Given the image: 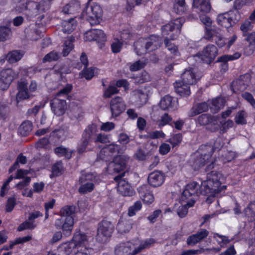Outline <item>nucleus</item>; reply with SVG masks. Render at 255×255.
I'll list each match as a JSON object with an SVG mask.
<instances>
[{"mask_svg": "<svg viewBox=\"0 0 255 255\" xmlns=\"http://www.w3.org/2000/svg\"><path fill=\"white\" fill-rule=\"evenodd\" d=\"M246 88L247 85L244 84L241 79L234 81L232 85V90L233 92L236 93H238L239 92L244 90Z\"/></svg>", "mask_w": 255, "mask_h": 255, "instance_id": "48", "label": "nucleus"}, {"mask_svg": "<svg viewBox=\"0 0 255 255\" xmlns=\"http://www.w3.org/2000/svg\"><path fill=\"white\" fill-rule=\"evenodd\" d=\"M18 73L11 68L3 69L0 71V90H6L12 82L18 77Z\"/></svg>", "mask_w": 255, "mask_h": 255, "instance_id": "9", "label": "nucleus"}, {"mask_svg": "<svg viewBox=\"0 0 255 255\" xmlns=\"http://www.w3.org/2000/svg\"><path fill=\"white\" fill-rule=\"evenodd\" d=\"M159 106L163 110H175L178 107L177 101H173L171 96L166 95L161 99Z\"/></svg>", "mask_w": 255, "mask_h": 255, "instance_id": "27", "label": "nucleus"}, {"mask_svg": "<svg viewBox=\"0 0 255 255\" xmlns=\"http://www.w3.org/2000/svg\"><path fill=\"white\" fill-rule=\"evenodd\" d=\"M214 238L216 240L218 244L220 246V250L229 243V240L225 236H220L218 234H214Z\"/></svg>", "mask_w": 255, "mask_h": 255, "instance_id": "57", "label": "nucleus"}, {"mask_svg": "<svg viewBox=\"0 0 255 255\" xmlns=\"http://www.w3.org/2000/svg\"><path fill=\"white\" fill-rule=\"evenodd\" d=\"M81 186L79 188L81 193H87L91 192L94 188V183L97 182V178L93 173H82L79 179Z\"/></svg>", "mask_w": 255, "mask_h": 255, "instance_id": "11", "label": "nucleus"}, {"mask_svg": "<svg viewBox=\"0 0 255 255\" xmlns=\"http://www.w3.org/2000/svg\"><path fill=\"white\" fill-rule=\"evenodd\" d=\"M147 63V61L145 59H142L139 60L130 64L129 66V69L132 71H136L139 70L146 65Z\"/></svg>", "mask_w": 255, "mask_h": 255, "instance_id": "50", "label": "nucleus"}, {"mask_svg": "<svg viewBox=\"0 0 255 255\" xmlns=\"http://www.w3.org/2000/svg\"><path fill=\"white\" fill-rule=\"evenodd\" d=\"M124 176L125 173L122 172L114 178L117 183V190L123 196H132L134 193L133 190L126 180L122 179Z\"/></svg>", "mask_w": 255, "mask_h": 255, "instance_id": "14", "label": "nucleus"}, {"mask_svg": "<svg viewBox=\"0 0 255 255\" xmlns=\"http://www.w3.org/2000/svg\"><path fill=\"white\" fill-rule=\"evenodd\" d=\"M120 149V146L119 145L115 143L111 144L101 150L100 157L102 159L105 160V157L103 156L104 154L106 153L109 155H112L114 153H119Z\"/></svg>", "mask_w": 255, "mask_h": 255, "instance_id": "34", "label": "nucleus"}, {"mask_svg": "<svg viewBox=\"0 0 255 255\" xmlns=\"http://www.w3.org/2000/svg\"><path fill=\"white\" fill-rule=\"evenodd\" d=\"M193 5L203 13H208L211 9L209 0H193Z\"/></svg>", "mask_w": 255, "mask_h": 255, "instance_id": "29", "label": "nucleus"}, {"mask_svg": "<svg viewBox=\"0 0 255 255\" xmlns=\"http://www.w3.org/2000/svg\"><path fill=\"white\" fill-rule=\"evenodd\" d=\"M55 153L59 157L64 156L67 159H69L72 156V151H68L67 148L59 146L55 148Z\"/></svg>", "mask_w": 255, "mask_h": 255, "instance_id": "47", "label": "nucleus"}, {"mask_svg": "<svg viewBox=\"0 0 255 255\" xmlns=\"http://www.w3.org/2000/svg\"><path fill=\"white\" fill-rule=\"evenodd\" d=\"M114 230L113 225L107 221H103L97 232V240L101 242H106L111 237Z\"/></svg>", "mask_w": 255, "mask_h": 255, "instance_id": "13", "label": "nucleus"}, {"mask_svg": "<svg viewBox=\"0 0 255 255\" xmlns=\"http://www.w3.org/2000/svg\"><path fill=\"white\" fill-rule=\"evenodd\" d=\"M126 164L125 156L118 155L114 157L107 166V171L110 174H115L124 170Z\"/></svg>", "mask_w": 255, "mask_h": 255, "instance_id": "12", "label": "nucleus"}, {"mask_svg": "<svg viewBox=\"0 0 255 255\" xmlns=\"http://www.w3.org/2000/svg\"><path fill=\"white\" fill-rule=\"evenodd\" d=\"M80 237V240L81 245H85L89 242H91L93 238L87 236L86 234L81 233H76L71 242H66L61 244L58 248V251L60 255H69L72 250L75 248L76 252L78 251V244L75 240V237Z\"/></svg>", "mask_w": 255, "mask_h": 255, "instance_id": "7", "label": "nucleus"}, {"mask_svg": "<svg viewBox=\"0 0 255 255\" xmlns=\"http://www.w3.org/2000/svg\"><path fill=\"white\" fill-rule=\"evenodd\" d=\"M97 131V127L95 124H92L87 127L83 133L82 141L78 146V150L79 152H85L88 146L91 145L92 142L94 141L93 136Z\"/></svg>", "mask_w": 255, "mask_h": 255, "instance_id": "8", "label": "nucleus"}, {"mask_svg": "<svg viewBox=\"0 0 255 255\" xmlns=\"http://www.w3.org/2000/svg\"><path fill=\"white\" fill-rule=\"evenodd\" d=\"M242 96V97L247 100L254 108H255V100L252 94L248 92H245L243 93Z\"/></svg>", "mask_w": 255, "mask_h": 255, "instance_id": "64", "label": "nucleus"}, {"mask_svg": "<svg viewBox=\"0 0 255 255\" xmlns=\"http://www.w3.org/2000/svg\"><path fill=\"white\" fill-rule=\"evenodd\" d=\"M81 239L80 237H75V240L78 244V251L75 253L74 255H94V250L92 247L91 242H89L83 246L81 245V244L80 241Z\"/></svg>", "mask_w": 255, "mask_h": 255, "instance_id": "23", "label": "nucleus"}, {"mask_svg": "<svg viewBox=\"0 0 255 255\" xmlns=\"http://www.w3.org/2000/svg\"><path fill=\"white\" fill-rule=\"evenodd\" d=\"M32 130V126L29 122H23L19 128L20 132L23 135H27Z\"/></svg>", "mask_w": 255, "mask_h": 255, "instance_id": "56", "label": "nucleus"}, {"mask_svg": "<svg viewBox=\"0 0 255 255\" xmlns=\"http://www.w3.org/2000/svg\"><path fill=\"white\" fill-rule=\"evenodd\" d=\"M247 41L249 44L246 49V52L247 54L251 55L255 50V32H252L248 35Z\"/></svg>", "mask_w": 255, "mask_h": 255, "instance_id": "46", "label": "nucleus"}, {"mask_svg": "<svg viewBox=\"0 0 255 255\" xmlns=\"http://www.w3.org/2000/svg\"><path fill=\"white\" fill-rule=\"evenodd\" d=\"M209 105L207 103L204 102L194 106L188 112V116L192 117L201 113L207 111Z\"/></svg>", "mask_w": 255, "mask_h": 255, "instance_id": "35", "label": "nucleus"}, {"mask_svg": "<svg viewBox=\"0 0 255 255\" xmlns=\"http://www.w3.org/2000/svg\"><path fill=\"white\" fill-rule=\"evenodd\" d=\"M23 55L22 51L13 50L8 53V62L9 63H15L21 59Z\"/></svg>", "mask_w": 255, "mask_h": 255, "instance_id": "43", "label": "nucleus"}, {"mask_svg": "<svg viewBox=\"0 0 255 255\" xmlns=\"http://www.w3.org/2000/svg\"><path fill=\"white\" fill-rule=\"evenodd\" d=\"M119 90L115 86L110 85L109 87L105 91L104 93V96L105 98H109L112 95L117 93Z\"/></svg>", "mask_w": 255, "mask_h": 255, "instance_id": "61", "label": "nucleus"}, {"mask_svg": "<svg viewBox=\"0 0 255 255\" xmlns=\"http://www.w3.org/2000/svg\"><path fill=\"white\" fill-rule=\"evenodd\" d=\"M142 207V204L139 201H137L134 204L130 206L128 211V215L132 217L136 214V213L139 211Z\"/></svg>", "mask_w": 255, "mask_h": 255, "instance_id": "53", "label": "nucleus"}, {"mask_svg": "<svg viewBox=\"0 0 255 255\" xmlns=\"http://www.w3.org/2000/svg\"><path fill=\"white\" fill-rule=\"evenodd\" d=\"M144 41L148 52L158 49L162 43V39L156 35H151L148 38H144Z\"/></svg>", "mask_w": 255, "mask_h": 255, "instance_id": "24", "label": "nucleus"}, {"mask_svg": "<svg viewBox=\"0 0 255 255\" xmlns=\"http://www.w3.org/2000/svg\"><path fill=\"white\" fill-rule=\"evenodd\" d=\"M31 239V237L27 236L23 237H20L16 239L14 242L10 243V248L12 249L13 246L16 244H23L26 243Z\"/></svg>", "mask_w": 255, "mask_h": 255, "instance_id": "60", "label": "nucleus"}, {"mask_svg": "<svg viewBox=\"0 0 255 255\" xmlns=\"http://www.w3.org/2000/svg\"><path fill=\"white\" fill-rule=\"evenodd\" d=\"M174 88L176 93L182 96H188L190 94L189 85L182 81H176L174 83Z\"/></svg>", "mask_w": 255, "mask_h": 255, "instance_id": "30", "label": "nucleus"}, {"mask_svg": "<svg viewBox=\"0 0 255 255\" xmlns=\"http://www.w3.org/2000/svg\"><path fill=\"white\" fill-rule=\"evenodd\" d=\"M125 104L122 98L117 97L111 101V110L113 116L117 117L125 109Z\"/></svg>", "mask_w": 255, "mask_h": 255, "instance_id": "22", "label": "nucleus"}, {"mask_svg": "<svg viewBox=\"0 0 255 255\" xmlns=\"http://www.w3.org/2000/svg\"><path fill=\"white\" fill-rule=\"evenodd\" d=\"M218 54L217 47L212 44L207 45L202 51L201 59L207 63H211Z\"/></svg>", "mask_w": 255, "mask_h": 255, "instance_id": "21", "label": "nucleus"}, {"mask_svg": "<svg viewBox=\"0 0 255 255\" xmlns=\"http://www.w3.org/2000/svg\"><path fill=\"white\" fill-rule=\"evenodd\" d=\"M155 243L152 238L146 239L138 244L130 242L120 244L115 249L116 255H135L145 249L148 248Z\"/></svg>", "mask_w": 255, "mask_h": 255, "instance_id": "6", "label": "nucleus"}, {"mask_svg": "<svg viewBox=\"0 0 255 255\" xmlns=\"http://www.w3.org/2000/svg\"><path fill=\"white\" fill-rule=\"evenodd\" d=\"M84 39L86 41H96L97 42L105 41L106 39V35L100 29H91L84 34Z\"/></svg>", "mask_w": 255, "mask_h": 255, "instance_id": "20", "label": "nucleus"}, {"mask_svg": "<svg viewBox=\"0 0 255 255\" xmlns=\"http://www.w3.org/2000/svg\"><path fill=\"white\" fill-rule=\"evenodd\" d=\"M220 251V248H211V249H203L201 250H185L182 252V253L180 254V255H197L198 254H201L202 253H210L212 252L215 253H218Z\"/></svg>", "mask_w": 255, "mask_h": 255, "instance_id": "39", "label": "nucleus"}, {"mask_svg": "<svg viewBox=\"0 0 255 255\" xmlns=\"http://www.w3.org/2000/svg\"><path fill=\"white\" fill-rule=\"evenodd\" d=\"M80 9V4L78 2H72L65 5L62 10L64 13H74Z\"/></svg>", "mask_w": 255, "mask_h": 255, "instance_id": "42", "label": "nucleus"}, {"mask_svg": "<svg viewBox=\"0 0 255 255\" xmlns=\"http://www.w3.org/2000/svg\"><path fill=\"white\" fill-rule=\"evenodd\" d=\"M110 136L105 133H99L94 139V142L95 143L100 142L106 143L110 141Z\"/></svg>", "mask_w": 255, "mask_h": 255, "instance_id": "55", "label": "nucleus"}, {"mask_svg": "<svg viewBox=\"0 0 255 255\" xmlns=\"http://www.w3.org/2000/svg\"><path fill=\"white\" fill-rule=\"evenodd\" d=\"M85 13L87 15V20L92 25L98 24L102 20V9L97 3H93L87 6L86 12H83V15Z\"/></svg>", "mask_w": 255, "mask_h": 255, "instance_id": "10", "label": "nucleus"}, {"mask_svg": "<svg viewBox=\"0 0 255 255\" xmlns=\"http://www.w3.org/2000/svg\"><path fill=\"white\" fill-rule=\"evenodd\" d=\"M246 113L244 111L239 112L235 117V121L238 124H245L246 123Z\"/></svg>", "mask_w": 255, "mask_h": 255, "instance_id": "59", "label": "nucleus"}, {"mask_svg": "<svg viewBox=\"0 0 255 255\" xmlns=\"http://www.w3.org/2000/svg\"><path fill=\"white\" fill-rule=\"evenodd\" d=\"M208 105L211 110L214 113L218 112L225 104V101L223 98L219 97L208 101Z\"/></svg>", "mask_w": 255, "mask_h": 255, "instance_id": "32", "label": "nucleus"}, {"mask_svg": "<svg viewBox=\"0 0 255 255\" xmlns=\"http://www.w3.org/2000/svg\"><path fill=\"white\" fill-rule=\"evenodd\" d=\"M233 15L236 16L234 21H238L240 15L238 11H229L219 14L217 18L218 23L223 27L228 28L231 26L233 21ZM235 21H234L235 22Z\"/></svg>", "mask_w": 255, "mask_h": 255, "instance_id": "15", "label": "nucleus"}, {"mask_svg": "<svg viewBox=\"0 0 255 255\" xmlns=\"http://www.w3.org/2000/svg\"><path fill=\"white\" fill-rule=\"evenodd\" d=\"M215 117L211 118L207 114H202L198 117L197 122L200 125L204 126L213 122Z\"/></svg>", "mask_w": 255, "mask_h": 255, "instance_id": "51", "label": "nucleus"}, {"mask_svg": "<svg viewBox=\"0 0 255 255\" xmlns=\"http://www.w3.org/2000/svg\"><path fill=\"white\" fill-rule=\"evenodd\" d=\"M133 224V222L131 220L120 221L117 225V229L119 233L121 234L126 233L130 231Z\"/></svg>", "mask_w": 255, "mask_h": 255, "instance_id": "38", "label": "nucleus"}, {"mask_svg": "<svg viewBox=\"0 0 255 255\" xmlns=\"http://www.w3.org/2000/svg\"><path fill=\"white\" fill-rule=\"evenodd\" d=\"M77 22L74 18L64 20L62 23V30L65 33H71L76 27Z\"/></svg>", "mask_w": 255, "mask_h": 255, "instance_id": "37", "label": "nucleus"}, {"mask_svg": "<svg viewBox=\"0 0 255 255\" xmlns=\"http://www.w3.org/2000/svg\"><path fill=\"white\" fill-rule=\"evenodd\" d=\"M245 214L252 220L255 214V202H251L245 209Z\"/></svg>", "mask_w": 255, "mask_h": 255, "instance_id": "54", "label": "nucleus"}, {"mask_svg": "<svg viewBox=\"0 0 255 255\" xmlns=\"http://www.w3.org/2000/svg\"><path fill=\"white\" fill-rule=\"evenodd\" d=\"M50 105L54 114L58 116L62 115L66 109L65 100L56 96L51 101Z\"/></svg>", "mask_w": 255, "mask_h": 255, "instance_id": "19", "label": "nucleus"}, {"mask_svg": "<svg viewBox=\"0 0 255 255\" xmlns=\"http://www.w3.org/2000/svg\"><path fill=\"white\" fill-rule=\"evenodd\" d=\"M18 92L16 96V103L18 104L22 100L28 99L32 96L28 90V82L24 79H20L17 84Z\"/></svg>", "mask_w": 255, "mask_h": 255, "instance_id": "17", "label": "nucleus"}, {"mask_svg": "<svg viewBox=\"0 0 255 255\" xmlns=\"http://www.w3.org/2000/svg\"><path fill=\"white\" fill-rule=\"evenodd\" d=\"M75 210L76 208L74 206H66L63 207L60 211L61 217H73L72 215L75 213Z\"/></svg>", "mask_w": 255, "mask_h": 255, "instance_id": "44", "label": "nucleus"}, {"mask_svg": "<svg viewBox=\"0 0 255 255\" xmlns=\"http://www.w3.org/2000/svg\"><path fill=\"white\" fill-rule=\"evenodd\" d=\"M42 214L38 211H35L29 214L28 221H25L24 223L20 225L18 227V230L22 231L25 229H33L36 225L35 224L33 220L37 218L39 216H42Z\"/></svg>", "mask_w": 255, "mask_h": 255, "instance_id": "26", "label": "nucleus"}, {"mask_svg": "<svg viewBox=\"0 0 255 255\" xmlns=\"http://www.w3.org/2000/svg\"><path fill=\"white\" fill-rule=\"evenodd\" d=\"M15 0L17 2V11L30 18L39 16L38 18L41 19L44 17L42 14L50 9L53 0H41L39 2L31 0Z\"/></svg>", "mask_w": 255, "mask_h": 255, "instance_id": "1", "label": "nucleus"}, {"mask_svg": "<svg viewBox=\"0 0 255 255\" xmlns=\"http://www.w3.org/2000/svg\"><path fill=\"white\" fill-rule=\"evenodd\" d=\"M132 98L134 102L139 105L145 104L147 100V95L142 89H138L132 92Z\"/></svg>", "mask_w": 255, "mask_h": 255, "instance_id": "31", "label": "nucleus"}, {"mask_svg": "<svg viewBox=\"0 0 255 255\" xmlns=\"http://www.w3.org/2000/svg\"><path fill=\"white\" fill-rule=\"evenodd\" d=\"M173 10L178 14H183L186 10V5L184 0H175Z\"/></svg>", "mask_w": 255, "mask_h": 255, "instance_id": "45", "label": "nucleus"}, {"mask_svg": "<svg viewBox=\"0 0 255 255\" xmlns=\"http://www.w3.org/2000/svg\"><path fill=\"white\" fill-rule=\"evenodd\" d=\"M63 168L61 161H58L54 164L52 168V174L55 176H58L61 174Z\"/></svg>", "mask_w": 255, "mask_h": 255, "instance_id": "58", "label": "nucleus"}, {"mask_svg": "<svg viewBox=\"0 0 255 255\" xmlns=\"http://www.w3.org/2000/svg\"><path fill=\"white\" fill-rule=\"evenodd\" d=\"M74 224L73 217L64 218L60 217L55 220V226L57 229H61L64 235L69 236L73 230Z\"/></svg>", "mask_w": 255, "mask_h": 255, "instance_id": "16", "label": "nucleus"}, {"mask_svg": "<svg viewBox=\"0 0 255 255\" xmlns=\"http://www.w3.org/2000/svg\"><path fill=\"white\" fill-rule=\"evenodd\" d=\"M199 184L192 182L185 187L180 197V202L176 204L173 208L180 218L184 217L188 213V208L195 203L194 197L198 193Z\"/></svg>", "mask_w": 255, "mask_h": 255, "instance_id": "3", "label": "nucleus"}, {"mask_svg": "<svg viewBox=\"0 0 255 255\" xmlns=\"http://www.w3.org/2000/svg\"><path fill=\"white\" fill-rule=\"evenodd\" d=\"M182 139V135L180 134H176L171 138L167 140V141L170 143L173 147L180 143Z\"/></svg>", "mask_w": 255, "mask_h": 255, "instance_id": "62", "label": "nucleus"}, {"mask_svg": "<svg viewBox=\"0 0 255 255\" xmlns=\"http://www.w3.org/2000/svg\"><path fill=\"white\" fill-rule=\"evenodd\" d=\"M144 42V38H142L139 39L134 43L135 51L138 55L144 54L148 52Z\"/></svg>", "mask_w": 255, "mask_h": 255, "instance_id": "40", "label": "nucleus"}, {"mask_svg": "<svg viewBox=\"0 0 255 255\" xmlns=\"http://www.w3.org/2000/svg\"><path fill=\"white\" fill-rule=\"evenodd\" d=\"M214 148L208 145H202L199 148L192 161V166L195 171L207 164V168L210 170L214 167L215 164H219L216 159L212 158Z\"/></svg>", "mask_w": 255, "mask_h": 255, "instance_id": "5", "label": "nucleus"}, {"mask_svg": "<svg viewBox=\"0 0 255 255\" xmlns=\"http://www.w3.org/2000/svg\"><path fill=\"white\" fill-rule=\"evenodd\" d=\"M199 79L200 76L197 75V70L192 68L186 69L181 76V81L189 86L196 84Z\"/></svg>", "mask_w": 255, "mask_h": 255, "instance_id": "18", "label": "nucleus"}, {"mask_svg": "<svg viewBox=\"0 0 255 255\" xmlns=\"http://www.w3.org/2000/svg\"><path fill=\"white\" fill-rule=\"evenodd\" d=\"M11 35L10 28L5 26H0V41H4L9 39Z\"/></svg>", "mask_w": 255, "mask_h": 255, "instance_id": "49", "label": "nucleus"}, {"mask_svg": "<svg viewBox=\"0 0 255 255\" xmlns=\"http://www.w3.org/2000/svg\"><path fill=\"white\" fill-rule=\"evenodd\" d=\"M164 180V174L160 171H154L148 176V183L150 185L153 187L160 186L163 183Z\"/></svg>", "mask_w": 255, "mask_h": 255, "instance_id": "28", "label": "nucleus"}, {"mask_svg": "<svg viewBox=\"0 0 255 255\" xmlns=\"http://www.w3.org/2000/svg\"><path fill=\"white\" fill-rule=\"evenodd\" d=\"M147 186L143 185L138 188V192L140 194V198L143 202L146 204L152 203L154 200V198L152 194L150 192L144 193V191L146 190Z\"/></svg>", "mask_w": 255, "mask_h": 255, "instance_id": "33", "label": "nucleus"}, {"mask_svg": "<svg viewBox=\"0 0 255 255\" xmlns=\"http://www.w3.org/2000/svg\"><path fill=\"white\" fill-rule=\"evenodd\" d=\"M225 180V177L221 173L217 171L210 172L207 174V180L201 182V193L204 195L210 194L212 196H215L225 191L226 186L221 185Z\"/></svg>", "mask_w": 255, "mask_h": 255, "instance_id": "4", "label": "nucleus"}, {"mask_svg": "<svg viewBox=\"0 0 255 255\" xmlns=\"http://www.w3.org/2000/svg\"><path fill=\"white\" fill-rule=\"evenodd\" d=\"M184 22V18L178 17L170 21L161 28L162 35L164 37L165 45L168 50L175 56H179V52L177 47L170 40H174L178 37Z\"/></svg>", "mask_w": 255, "mask_h": 255, "instance_id": "2", "label": "nucleus"}, {"mask_svg": "<svg viewBox=\"0 0 255 255\" xmlns=\"http://www.w3.org/2000/svg\"><path fill=\"white\" fill-rule=\"evenodd\" d=\"M209 235V232L204 229L199 230L196 234L189 236L187 240V243L189 246H194L206 238Z\"/></svg>", "mask_w": 255, "mask_h": 255, "instance_id": "25", "label": "nucleus"}, {"mask_svg": "<svg viewBox=\"0 0 255 255\" xmlns=\"http://www.w3.org/2000/svg\"><path fill=\"white\" fill-rule=\"evenodd\" d=\"M115 127V125L112 122H107L102 123L100 126V129L104 131H110L113 130Z\"/></svg>", "mask_w": 255, "mask_h": 255, "instance_id": "63", "label": "nucleus"}, {"mask_svg": "<svg viewBox=\"0 0 255 255\" xmlns=\"http://www.w3.org/2000/svg\"><path fill=\"white\" fill-rule=\"evenodd\" d=\"M74 41V37L73 36L68 37L66 40H65L62 54L63 56H67L73 49V42Z\"/></svg>", "mask_w": 255, "mask_h": 255, "instance_id": "41", "label": "nucleus"}, {"mask_svg": "<svg viewBox=\"0 0 255 255\" xmlns=\"http://www.w3.org/2000/svg\"><path fill=\"white\" fill-rule=\"evenodd\" d=\"M241 53L237 52L233 55H224L222 56L219 58L218 61L219 62H223L222 66L225 71L228 69V65L227 63L228 61L238 59L241 57Z\"/></svg>", "mask_w": 255, "mask_h": 255, "instance_id": "36", "label": "nucleus"}, {"mask_svg": "<svg viewBox=\"0 0 255 255\" xmlns=\"http://www.w3.org/2000/svg\"><path fill=\"white\" fill-rule=\"evenodd\" d=\"M59 57V54L56 51H53L47 54L43 58L42 61L44 63L50 62L57 60Z\"/></svg>", "mask_w": 255, "mask_h": 255, "instance_id": "52", "label": "nucleus"}]
</instances>
